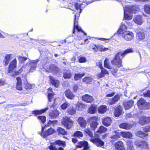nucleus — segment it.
<instances>
[{
  "label": "nucleus",
  "mask_w": 150,
  "mask_h": 150,
  "mask_svg": "<svg viewBox=\"0 0 150 150\" xmlns=\"http://www.w3.org/2000/svg\"><path fill=\"white\" fill-rule=\"evenodd\" d=\"M112 98L113 100H114L116 103V102L119 99L120 97L119 96L117 95L115 96Z\"/></svg>",
  "instance_id": "nucleus-59"
},
{
  "label": "nucleus",
  "mask_w": 150,
  "mask_h": 150,
  "mask_svg": "<svg viewBox=\"0 0 150 150\" xmlns=\"http://www.w3.org/2000/svg\"><path fill=\"white\" fill-rule=\"evenodd\" d=\"M124 18L126 20H129L132 18V13H136L139 11L138 6H129L124 8Z\"/></svg>",
  "instance_id": "nucleus-2"
},
{
  "label": "nucleus",
  "mask_w": 150,
  "mask_h": 150,
  "mask_svg": "<svg viewBox=\"0 0 150 150\" xmlns=\"http://www.w3.org/2000/svg\"><path fill=\"white\" fill-rule=\"evenodd\" d=\"M108 102L109 104L111 105L114 104L115 103V102L113 100V98L108 100Z\"/></svg>",
  "instance_id": "nucleus-61"
},
{
  "label": "nucleus",
  "mask_w": 150,
  "mask_h": 150,
  "mask_svg": "<svg viewBox=\"0 0 150 150\" xmlns=\"http://www.w3.org/2000/svg\"><path fill=\"white\" fill-rule=\"evenodd\" d=\"M16 79V88L17 89L22 91L23 89L22 87V82L21 79V78L19 77H17Z\"/></svg>",
  "instance_id": "nucleus-18"
},
{
  "label": "nucleus",
  "mask_w": 150,
  "mask_h": 150,
  "mask_svg": "<svg viewBox=\"0 0 150 150\" xmlns=\"http://www.w3.org/2000/svg\"><path fill=\"white\" fill-rule=\"evenodd\" d=\"M143 130L145 132H150V126H146L144 128Z\"/></svg>",
  "instance_id": "nucleus-62"
},
{
  "label": "nucleus",
  "mask_w": 150,
  "mask_h": 150,
  "mask_svg": "<svg viewBox=\"0 0 150 150\" xmlns=\"http://www.w3.org/2000/svg\"><path fill=\"white\" fill-rule=\"evenodd\" d=\"M120 137V135L119 134L118 132H116L115 135L112 136L111 137V138L113 140H116Z\"/></svg>",
  "instance_id": "nucleus-53"
},
{
  "label": "nucleus",
  "mask_w": 150,
  "mask_h": 150,
  "mask_svg": "<svg viewBox=\"0 0 150 150\" xmlns=\"http://www.w3.org/2000/svg\"><path fill=\"white\" fill-rule=\"evenodd\" d=\"M57 120L51 121L49 120L47 124V126H54L57 125Z\"/></svg>",
  "instance_id": "nucleus-40"
},
{
  "label": "nucleus",
  "mask_w": 150,
  "mask_h": 150,
  "mask_svg": "<svg viewBox=\"0 0 150 150\" xmlns=\"http://www.w3.org/2000/svg\"><path fill=\"white\" fill-rule=\"evenodd\" d=\"M134 101L130 100L123 103V105L125 110L129 109L133 105Z\"/></svg>",
  "instance_id": "nucleus-19"
},
{
  "label": "nucleus",
  "mask_w": 150,
  "mask_h": 150,
  "mask_svg": "<svg viewBox=\"0 0 150 150\" xmlns=\"http://www.w3.org/2000/svg\"><path fill=\"white\" fill-rule=\"evenodd\" d=\"M75 19L74 20V29L73 31V33H74L75 32V28H76L78 31H81L82 32H83L81 28L79 27L78 26V18H76V15L75 14Z\"/></svg>",
  "instance_id": "nucleus-14"
},
{
  "label": "nucleus",
  "mask_w": 150,
  "mask_h": 150,
  "mask_svg": "<svg viewBox=\"0 0 150 150\" xmlns=\"http://www.w3.org/2000/svg\"><path fill=\"white\" fill-rule=\"evenodd\" d=\"M107 107L105 105H101L98 108V111L99 113H103L105 112L107 110Z\"/></svg>",
  "instance_id": "nucleus-31"
},
{
  "label": "nucleus",
  "mask_w": 150,
  "mask_h": 150,
  "mask_svg": "<svg viewBox=\"0 0 150 150\" xmlns=\"http://www.w3.org/2000/svg\"><path fill=\"white\" fill-rule=\"evenodd\" d=\"M90 141L98 147H101L104 144V142L99 138H95L90 139Z\"/></svg>",
  "instance_id": "nucleus-11"
},
{
  "label": "nucleus",
  "mask_w": 150,
  "mask_h": 150,
  "mask_svg": "<svg viewBox=\"0 0 150 150\" xmlns=\"http://www.w3.org/2000/svg\"><path fill=\"white\" fill-rule=\"evenodd\" d=\"M97 120V117H91L89 119V121L91 122L90 124L91 127L93 130H94L96 129L98 125Z\"/></svg>",
  "instance_id": "nucleus-9"
},
{
  "label": "nucleus",
  "mask_w": 150,
  "mask_h": 150,
  "mask_svg": "<svg viewBox=\"0 0 150 150\" xmlns=\"http://www.w3.org/2000/svg\"><path fill=\"white\" fill-rule=\"evenodd\" d=\"M137 105L139 108L141 109H148L150 108V104L149 103L146 102L143 98H141L137 102Z\"/></svg>",
  "instance_id": "nucleus-5"
},
{
  "label": "nucleus",
  "mask_w": 150,
  "mask_h": 150,
  "mask_svg": "<svg viewBox=\"0 0 150 150\" xmlns=\"http://www.w3.org/2000/svg\"><path fill=\"white\" fill-rule=\"evenodd\" d=\"M88 142L86 141L80 142L78 143L76 146L80 148L83 147L84 148L86 149L88 147Z\"/></svg>",
  "instance_id": "nucleus-26"
},
{
  "label": "nucleus",
  "mask_w": 150,
  "mask_h": 150,
  "mask_svg": "<svg viewBox=\"0 0 150 150\" xmlns=\"http://www.w3.org/2000/svg\"><path fill=\"white\" fill-rule=\"evenodd\" d=\"M109 59L106 58L104 61V67L108 69H110L111 67L110 66L109 63Z\"/></svg>",
  "instance_id": "nucleus-49"
},
{
  "label": "nucleus",
  "mask_w": 150,
  "mask_h": 150,
  "mask_svg": "<svg viewBox=\"0 0 150 150\" xmlns=\"http://www.w3.org/2000/svg\"><path fill=\"white\" fill-rule=\"evenodd\" d=\"M6 84L5 80L2 78L0 79V86H3Z\"/></svg>",
  "instance_id": "nucleus-58"
},
{
  "label": "nucleus",
  "mask_w": 150,
  "mask_h": 150,
  "mask_svg": "<svg viewBox=\"0 0 150 150\" xmlns=\"http://www.w3.org/2000/svg\"><path fill=\"white\" fill-rule=\"evenodd\" d=\"M16 66L17 60L15 58L11 62L9 66L8 73L9 75L11 77L15 78L22 71V69L21 68L19 71H15V69Z\"/></svg>",
  "instance_id": "nucleus-3"
},
{
  "label": "nucleus",
  "mask_w": 150,
  "mask_h": 150,
  "mask_svg": "<svg viewBox=\"0 0 150 150\" xmlns=\"http://www.w3.org/2000/svg\"><path fill=\"white\" fill-rule=\"evenodd\" d=\"M77 121L81 127L84 128L86 127L87 123L86 120L83 117H79Z\"/></svg>",
  "instance_id": "nucleus-21"
},
{
  "label": "nucleus",
  "mask_w": 150,
  "mask_h": 150,
  "mask_svg": "<svg viewBox=\"0 0 150 150\" xmlns=\"http://www.w3.org/2000/svg\"><path fill=\"white\" fill-rule=\"evenodd\" d=\"M112 122V120L109 117H104L102 119V124L106 127H108L110 126Z\"/></svg>",
  "instance_id": "nucleus-12"
},
{
  "label": "nucleus",
  "mask_w": 150,
  "mask_h": 150,
  "mask_svg": "<svg viewBox=\"0 0 150 150\" xmlns=\"http://www.w3.org/2000/svg\"><path fill=\"white\" fill-rule=\"evenodd\" d=\"M137 38L142 40L145 38V35L143 32H139L137 33Z\"/></svg>",
  "instance_id": "nucleus-41"
},
{
  "label": "nucleus",
  "mask_w": 150,
  "mask_h": 150,
  "mask_svg": "<svg viewBox=\"0 0 150 150\" xmlns=\"http://www.w3.org/2000/svg\"><path fill=\"white\" fill-rule=\"evenodd\" d=\"M139 123L142 125H144L145 123H150V117H146L145 116H143L140 119Z\"/></svg>",
  "instance_id": "nucleus-17"
},
{
  "label": "nucleus",
  "mask_w": 150,
  "mask_h": 150,
  "mask_svg": "<svg viewBox=\"0 0 150 150\" xmlns=\"http://www.w3.org/2000/svg\"><path fill=\"white\" fill-rule=\"evenodd\" d=\"M85 75V74H75L74 78L75 80H78L80 79L82 76Z\"/></svg>",
  "instance_id": "nucleus-44"
},
{
  "label": "nucleus",
  "mask_w": 150,
  "mask_h": 150,
  "mask_svg": "<svg viewBox=\"0 0 150 150\" xmlns=\"http://www.w3.org/2000/svg\"><path fill=\"white\" fill-rule=\"evenodd\" d=\"M133 50L131 49L127 50L123 52H119L115 55V57L111 61L112 64L118 68L122 66V58L127 54L132 52Z\"/></svg>",
  "instance_id": "nucleus-1"
},
{
  "label": "nucleus",
  "mask_w": 150,
  "mask_h": 150,
  "mask_svg": "<svg viewBox=\"0 0 150 150\" xmlns=\"http://www.w3.org/2000/svg\"><path fill=\"white\" fill-rule=\"evenodd\" d=\"M74 136L75 137L79 138L82 137L83 136V134L81 132L78 131L76 132L74 134Z\"/></svg>",
  "instance_id": "nucleus-47"
},
{
  "label": "nucleus",
  "mask_w": 150,
  "mask_h": 150,
  "mask_svg": "<svg viewBox=\"0 0 150 150\" xmlns=\"http://www.w3.org/2000/svg\"><path fill=\"white\" fill-rule=\"evenodd\" d=\"M144 96L150 97V90L144 93Z\"/></svg>",
  "instance_id": "nucleus-60"
},
{
  "label": "nucleus",
  "mask_w": 150,
  "mask_h": 150,
  "mask_svg": "<svg viewBox=\"0 0 150 150\" xmlns=\"http://www.w3.org/2000/svg\"><path fill=\"white\" fill-rule=\"evenodd\" d=\"M38 119L43 123H44L46 121V117L44 116H39L38 117Z\"/></svg>",
  "instance_id": "nucleus-52"
},
{
  "label": "nucleus",
  "mask_w": 150,
  "mask_h": 150,
  "mask_svg": "<svg viewBox=\"0 0 150 150\" xmlns=\"http://www.w3.org/2000/svg\"><path fill=\"white\" fill-rule=\"evenodd\" d=\"M133 21L135 23L139 25H141L144 21L142 17L139 15L136 16Z\"/></svg>",
  "instance_id": "nucleus-20"
},
{
  "label": "nucleus",
  "mask_w": 150,
  "mask_h": 150,
  "mask_svg": "<svg viewBox=\"0 0 150 150\" xmlns=\"http://www.w3.org/2000/svg\"><path fill=\"white\" fill-rule=\"evenodd\" d=\"M70 105V104L68 102H66L65 103H63L61 105V108L63 110H65Z\"/></svg>",
  "instance_id": "nucleus-51"
},
{
  "label": "nucleus",
  "mask_w": 150,
  "mask_h": 150,
  "mask_svg": "<svg viewBox=\"0 0 150 150\" xmlns=\"http://www.w3.org/2000/svg\"><path fill=\"white\" fill-rule=\"evenodd\" d=\"M136 134L137 136L143 139L146 137L148 135L147 134L144 133L141 131L137 132Z\"/></svg>",
  "instance_id": "nucleus-33"
},
{
  "label": "nucleus",
  "mask_w": 150,
  "mask_h": 150,
  "mask_svg": "<svg viewBox=\"0 0 150 150\" xmlns=\"http://www.w3.org/2000/svg\"><path fill=\"white\" fill-rule=\"evenodd\" d=\"M59 115L58 111L56 110H54L52 112L49 113V115L52 119H54L58 117Z\"/></svg>",
  "instance_id": "nucleus-23"
},
{
  "label": "nucleus",
  "mask_w": 150,
  "mask_h": 150,
  "mask_svg": "<svg viewBox=\"0 0 150 150\" xmlns=\"http://www.w3.org/2000/svg\"><path fill=\"white\" fill-rule=\"evenodd\" d=\"M79 61L80 63H83L86 62V59L85 57H81L79 59Z\"/></svg>",
  "instance_id": "nucleus-57"
},
{
  "label": "nucleus",
  "mask_w": 150,
  "mask_h": 150,
  "mask_svg": "<svg viewBox=\"0 0 150 150\" xmlns=\"http://www.w3.org/2000/svg\"><path fill=\"white\" fill-rule=\"evenodd\" d=\"M48 105H50V108H54L55 107V106L57 105V103H56V100L57 99V98H54V101L53 103V104L50 106L51 104V103L50 102L52 101L51 100L54 97V93H48Z\"/></svg>",
  "instance_id": "nucleus-10"
},
{
  "label": "nucleus",
  "mask_w": 150,
  "mask_h": 150,
  "mask_svg": "<svg viewBox=\"0 0 150 150\" xmlns=\"http://www.w3.org/2000/svg\"><path fill=\"white\" fill-rule=\"evenodd\" d=\"M85 133L87 134L90 137H92L93 136L92 132L90 131L88 129H86L85 130Z\"/></svg>",
  "instance_id": "nucleus-54"
},
{
  "label": "nucleus",
  "mask_w": 150,
  "mask_h": 150,
  "mask_svg": "<svg viewBox=\"0 0 150 150\" xmlns=\"http://www.w3.org/2000/svg\"><path fill=\"white\" fill-rule=\"evenodd\" d=\"M122 134L123 136L125 138H131L132 137V134L131 133L129 132H122Z\"/></svg>",
  "instance_id": "nucleus-39"
},
{
  "label": "nucleus",
  "mask_w": 150,
  "mask_h": 150,
  "mask_svg": "<svg viewBox=\"0 0 150 150\" xmlns=\"http://www.w3.org/2000/svg\"><path fill=\"white\" fill-rule=\"evenodd\" d=\"M101 69V72L98 75V77L101 78L104 76L105 74H108V71L105 69L103 68Z\"/></svg>",
  "instance_id": "nucleus-30"
},
{
  "label": "nucleus",
  "mask_w": 150,
  "mask_h": 150,
  "mask_svg": "<svg viewBox=\"0 0 150 150\" xmlns=\"http://www.w3.org/2000/svg\"><path fill=\"white\" fill-rule=\"evenodd\" d=\"M122 112V108L120 106H118L115 109L114 115L116 117L120 115Z\"/></svg>",
  "instance_id": "nucleus-24"
},
{
  "label": "nucleus",
  "mask_w": 150,
  "mask_h": 150,
  "mask_svg": "<svg viewBox=\"0 0 150 150\" xmlns=\"http://www.w3.org/2000/svg\"><path fill=\"white\" fill-rule=\"evenodd\" d=\"M96 64L98 66L100 69H101L103 68L102 67V63L100 61L97 62L96 63Z\"/></svg>",
  "instance_id": "nucleus-63"
},
{
  "label": "nucleus",
  "mask_w": 150,
  "mask_h": 150,
  "mask_svg": "<svg viewBox=\"0 0 150 150\" xmlns=\"http://www.w3.org/2000/svg\"><path fill=\"white\" fill-rule=\"evenodd\" d=\"M39 59L32 60H29L25 66V68L30 69V72H32L35 70L37 66V64L39 62Z\"/></svg>",
  "instance_id": "nucleus-4"
},
{
  "label": "nucleus",
  "mask_w": 150,
  "mask_h": 150,
  "mask_svg": "<svg viewBox=\"0 0 150 150\" xmlns=\"http://www.w3.org/2000/svg\"><path fill=\"white\" fill-rule=\"evenodd\" d=\"M65 94L67 97L70 99H72L74 97V96L69 91H66L65 92Z\"/></svg>",
  "instance_id": "nucleus-37"
},
{
  "label": "nucleus",
  "mask_w": 150,
  "mask_h": 150,
  "mask_svg": "<svg viewBox=\"0 0 150 150\" xmlns=\"http://www.w3.org/2000/svg\"><path fill=\"white\" fill-rule=\"evenodd\" d=\"M68 113L70 115H74L76 113L75 109L73 107H70L67 110Z\"/></svg>",
  "instance_id": "nucleus-48"
},
{
  "label": "nucleus",
  "mask_w": 150,
  "mask_h": 150,
  "mask_svg": "<svg viewBox=\"0 0 150 150\" xmlns=\"http://www.w3.org/2000/svg\"><path fill=\"white\" fill-rule=\"evenodd\" d=\"M49 69L51 71L55 73L59 72V68L54 64L51 65L49 67Z\"/></svg>",
  "instance_id": "nucleus-34"
},
{
  "label": "nucleus",
  "mask_w": 150,
  "mask_h": 150,
  "mask_svg": "<svg viewBox=\"0 0 150 150\" xmlns=\"http://www.w3.org/2000/svg\"><path fill=\"white\" fill-rule=\"evenodd\" d=\"M86 106L83 104L78 103L76 104V109L78 110H82L83 109H85Z\"/></svg>",
  "instance_id": "nucleus-32"
},
{
  "label": "nucleus",
  "mask_w": 150,
  "mask_h": 150,
  "mask_svg": "<svg viewBox=\"0 0 150 150\" xmlns=\"http://www.w3.org/2000/svg\"><path fill=\"white\" fill-rule=\"evenodd\" d=\"M33 86V85H31L28 83H25V88L26 89H30L32 88Z\"/></svg>",
  "instance_id": "nucleus-56"
},
{
  "label": "nucleus",
  "mask_w": 150,
  "mask_h": 150,
  "mask_svg": "<svg viewBox=\"0 0 150 150\" xmlns=\"http://www.w3.org/2000/svg\"><path fill=\"white\" fill-rule=\"evenodd\" d=\"M93 80V79L91 76H86L83 79V81L89 84Z\"/></svg>",
  "instance_id": "nucleus-36"
},
{
  "label": "nucleus",
  "mask_w": 150,
  "mask_h": 150,
  "mask_svg": "<svg viewBox=\"0 0 150 150\" xmlns=\"http://www.w3.org/2000/svg\"><path fill=\"white\" fill-rule=\"evenodd\" d=\"M126 27L125 25L124 24H122L120 26V28L122 31H124L126 29Z\"/></svg>",
  "instance_id": "nucleus-64"
},
{
  "label": "nucleus",
  "mask_w": 150,
  "mask_h": 150,
  "mask_svg": "<svg viewBox=\"0 0 150 150\" xmlns=\"http://www.w3.org/2000/svg\"><path fill=\"white\" fill-rule=\"evenodd\" d=\"M115 148L118 150H125V148L124 147L122 142L121 141H118L115 145Z\"/></svg>",
  "instance_id": "nucleus-22"
},
{
  "label": "nucleus",
  "mask_w": 150,
  "mask_h": 150,
  "mask_svg": "<svg viewBox=\"0 0 150 150\" xmlns=\"http://www.w3.org/2000/svg\"><path fill=\"white\" fill-rule=\"evenodd\" d=\"M120 127L126 129H128L131 128L132 127L131 125L127 123H123L119 125Z\"/></svg>",
  "instance_id": "nucleus-25"
},
{
  "label": "nucleus",
  "mask_w": 150,
  "mask_h": 150,
  "mask_svg": "<svg viewBox=\"0 0 150 150\" xmlns=\"http://www.w3.org/2000/svg\"><path fill=\"white\" fill-rule=\"evenodd\" d=\"M107 130V128L103 126H101L99 129L97 131V133L98 134H102L106 132Z\"/></svg>",
  "instance_id": "nucleus-38"
},
{
  "label": "nucleus",
  "mask_w": 150,
  "mask_h": 150,
  "mask_svg": "<svg viewBox=\"0 0 150 150\" xmlns=\"http://www.w3.org/2000/svg\"><path fill=\"white\" fill-rule=\"evenodd\" d=\"M55 143L60 146H62L64 147H65L66 146V144L64 142L60 140H58L55 141Z\"/></svg>",
  "instance_id": "nucleus-46"
},
{
  "label": "nucleus",
  "mask_w": 150,
  "mask_h": 150,
  "mask_svg": "<svg viewBox=\"0 0 150 150\" xmlns=\"http://www.w3.org/2000/svg\"><path fill=\"white\" fill-rule=\"evenodd\" d=\"M50 79V82L52 85L56 87H58L59 85V81L57 79H55L52 76H49Z\"/></svg>",
  "instance_id": "nucleus-16"
},
{
  "label": "nucleus",
  "mask_w": 150,
  "mask_h": 150,
  "mask_svg": "<svg viewBox=\"0 0 150 150\" xmlns=\"http://www.w3.org/2000/svg\"><path fill=\"white\" fill-rule=\"evenodd\" d=\"M11 54H7L5 57L3 61V63L6 66L8 64L9 61L11 60Z\"/></svg>",
  "instance_id": "nucleus-27"
},
{
  "label": "nucleus",
  "mask_w": 150,
  "mask_h": 150,
  "mask_svg": "<svg viewBox=\"0 0 150 150\" xmlns=\"http://www.w3.org/2000/svg\"><path fill=\"white\" fill-rule=\"evenodd\" d=\"M119 30L117 31V33L122 34V37L127 41H131L134 37L133 33L129 31H125L124 32H120Z\"/></svg>",
  "instance_id": "nucleus-6"
},
{
  "label": "nucleus",
  "mask_w": 150,
  "mask_h": 150,
  "mask_svg": "<svg viewBox=\"0 0 150 150\" xmlns=\"http://www.w3.org/2000/svg\"><path fill=\"white\" fill-rule=\"evenodd\" d=\"M83 101L88 103H91L93 101V97L87 94L84 95L82 97Z\"/></svg>",
  "instance_id": "nucleus-15"
},
{
  "label": "nucleus",
  "mask_w": 150,
  "mask_h": 150,
  "mask_svg": "<svg viewBox=\"0 0 150 150\" xmlns=\"http://www.w3.org/2000/svg\"><path fill=\"white\" fill-rule=\"evenodd\" d=\"M135 144L139 147L146 148L148 147V144L146 142L142 140H137L135 142Z\"/></svg>",
  "instance_id": "nucleus-13"
},
{
  "label": "nucleus",
  "mask_w": 150,
  "mask_h": 150,
  "mask_svg": "<svg viewBox=\"0 0 150 150\" xmlns=\"http://www.w3.org/2000/svg\"><path fill=\"white\" fill-rule=\"evenodd\" d=\"M27 59L28 58L27 57H25L20 56L18 57V59L19 60L22 62H23L26 61L27 60Z\"/></svg>",
  "instance_id": "nucleus-55"
},
{
  "label": "nucleus",
  "mask_w": 150,
  "mask_h": 150,
  "mask_svg": "<svg viewBox=\"0 0 150 150\" xmlns=\"http://www.w3.org/2000/svg\"><path fill=\"white\" fill-rule=\"evenodd\" d=\"M96 110V107L93 106L90 107L88 109V113L93 114L95 113Z\"/></svg>",
  "instance_id": "nucleus-45"
},
{
  "label": "nucleus",
  "mask_w": 150,
  "mask_h": 150,
  "mask_svg": "<svg viewBox=\"0 0 150 150\" xmlns=\"http://www.w3.org/2000/svg\"><path fill=\"white\" fill-rule=\"evenodd\" d=\"M98 50L101 52H104L108 50V48L105 47L104 46L101 45L97 47Z\"/></svg>",
  "instance_id": "nucleus-50"
},
{
  "label": "nucleus",
  "mask_w": 150,
  "mask_h": 150,
  "mask_svg": "<svg viewBox=\"0 0 150 150\" xmlns=\"http://www.w3.org/2000/svg\"><path fill=\"white\" fill-rule=\"evenodd\" d=\"M71 76V72L68 70L65 71L63 74V77L65 79H69Z\"/></svg>",
  "instance_id": "nucleus-35"
},
{
  "label": "nucleus",
  "mask_w": 150,
  "mask_h": 150,
  "mask_svg": "<svg viewBox=\"0 0 150 150\" xmlns=\"http://www.w3.org/2000/svg\"><path fill=\"white\" fill-rule=\"evenodd\" d=\"M45 129V127H42V132H39V134H41L44 137H46L47 136L51 135L55 132V130L52 128H50L47 130L44 133H42Z\"/></svg>",
  "instance_id": "nucleus-8"
},
{
  "label": "nucleus",
  "mask_w": 150,
  "mask_h": 150,
  "mask_svg": "<svg viewBox=\"0 0 150 150\" xmlns=\"http://www.w3.org/2000/svg\"><path fill=\"white\" fill-rule=\"evenodd\" d=\"M144 11L146 13L150 14V4H145L144 6Z\"/></svg>",
  "instance_id": "nucleus-42"
},
{
  "label": "nucleus",
  "mask_w": 150,
  "mask_h": 150,
  "mask_svg": "<svg viewBox=\"0 0 150 150\" xmlns=\"http://www.w3.org/2000/svg\"><path fill=\"white\" fill-rule=\"evenodd\" d=\"M62 123L67 129H70L73 126V122L71 120L67 117L63 118Z\"/></svg>",
  "instance_id": "nucleus-7"
},
{
  "label": "nucleus",
  "mask_w": 150,
  "mask_h": 150,
  "mask_svg": "<svg viewBox=\"0 0 150 150\" xmlns=\"http://www.w3.org/2000/svg\"><path fill=\"white\" fill-rule=\"evenodd\" d=\"M48 108H46L43 109L41 110H33L32 111V114L35 115H39L45 112L47 110H48Z\"/></svg>",
  "instance_id": "nucleus-29"
},
{
  "label": "nucleus",
  "mask_w": 150,
  "mask_h": 150,
  "mask_svg": "<svg viewBox=\"0 0 150 150\" xmlns=\"http://www.w3.org/2000/svg\"><path fill=\"white\" fill-rule=\"evenodd\" d=\"M57 132L59 134H61L62 135H66L67 134V132L65 130L61 127H59L57 129Z\"/></svg>",
  "instance_id": "nucleus-43"
},
{
  "label": "nucleus",
  "mask_w": 150,
  "mask_h": 150,
  "mask_svg": "<svg viewBox=\"0 0 150 150\" xmlns=\"http://www.w3.org/2000/svg\"><path fill=\"white\" fill-rule=\"evenodd\" d=\"M74 6L77 10H78L79 9V13H81L82 9L85 6V5L83 4H79L78 3H76L74 4Z\"/></svg>",
  "instance_id": "nucleus-28"
}]
</instances>
